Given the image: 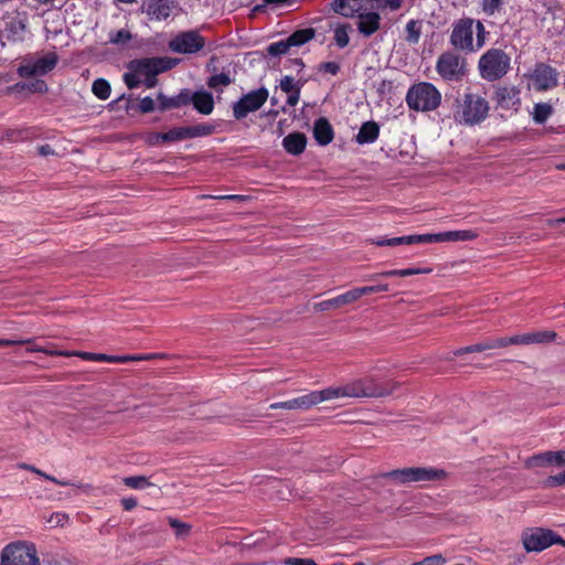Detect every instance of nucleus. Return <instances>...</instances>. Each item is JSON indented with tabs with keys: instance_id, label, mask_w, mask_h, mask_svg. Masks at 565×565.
<instances>
[{
	"instance_id": "f257e3e1",
	"label": "nucleus",
	"mask_w": 565,
	"mask_h": 565,
	"mask_svg": "<svg viewBox=\"0 0 565 565\" xmlns=\"http://www.w3.org/2000/svg\"><path fill=\"white\" fill-rule=\"evenodd\" d=\"M557 338V333L552 330H539L534 332L515 334L512 337L505 338H492L487 339L482 342L475 343L468 347L459 348L452 352L447 353L444 356L445 361H452L455 356H460L463 354L470 353H479L487 350L505 348L508 345H529V344H541V343H550L555 341Z\"/></svg>"
},
{
	"instance_id": "f03ea898",
	"label": "nucleus",
	"mask_w": 565,
	"mask_h": 565,
	"mask_svg": "<svg viewBox=\"0 0 565 565\" xmlns=\"http://www.w3.org/2000/svg\"><path fill=\"white\" fill-rule=\"evenodd\" d=\"M451 118L462 126L479 125L489 116V102L473 93H457L450 104Z\"/></svg>"
},
{
	"instance_id": "7ed1b4c3",
	"label": "nucleus",
	"mask_w": 565,
	"mask_h": 565,
	"mask_svg": "<svg viewBox=\"0 0 565 565\" xmlns=\"http://www.w3.org/2000/svg\"><path fill=\"white\" fill-rule=\"evenodd\" d=\"M398 386L397 383L381 384L373 379H361L353 383L329 387L332 398L338 397H384L391 395Z\"/></svg>"
},
{
	"instance_id": "20e7f679",
	"label": "nucleus",
	"mask_w": 565,
	"mask_h": 565,
	"mask_svg": "<svg viewBox=\"0 0 565 565\" xmlns=\"http://www.w3.org/2000/svg\"><path fill=\"white\" fill-rule=\"evenodd\" d=\"M409 109L415 111H431L439 107L441 94L436 86L428 82L413 84L406 94Z\"/></svg>"
},
{
	"instance_id": "39448f33",
	"label": "nucleus",
	"mask_w": 565,
	"mask_h": 565,
	"mask_svg": "<svg viewBox=\"0 0 565 565\" xmlns=\"http://www.w3.org/2000/svg\"><path fill=\"white\" fill-rule=\"evenodd\" d=\"M511 57L501 49H489L484 52L478 63L480 76L494 82L505 76L510 70Z\"/></svg>"
},
{
	"instance_id": "423d86ee",
	"label": "nucleus",
	"mask_w": 565,
	"mask_h": 565,
	"mask_svg": "<svg viewBox=\"0 0 565 565\" xmlns=\"http://www.w3.org/2000/svg\"><path fill=\"white\" fill-rule=\"evenodd\" d=\"M448 473L445 469L435 467H408L395 469L382 475L383 478H391L401 483L438 481L446 479Z\"/></svg>"
},
{
	"instance_id": "0eeeda50",
	"label": "nucleus",
	"mask_w": 565,
	"mask_h": 565,
	"mask_svg": "<svg viewBox=\"0 0 565 565\" xmlns=\"http://www.w3.org/2000/svg\"><path fill=\"white\" fill-rule=\"evenodd\" d=\"M522 543L526 552H542L552 545L565 546V540L555 531L545 527H531L522 533Z\"/></svg>"
},
{
	"instance_id": "6e6552de",
	"label": "nucleus",
	"mask_w": 565,
	"mask_h": 565,
	"mask_svg": "<svg viewBox=\"0 0 565 565\" xmlns=\"http://www.w3.org/2000/svg\"><path fill=\"white\" fill-rule=\"evenodd\" d=\"M179 61L169 56L134 58L127 63V68L138 75H159L175 67Z\"/></svg>"
},
{
	"instance_id": "1a4fd4ad",
	"label": "nucleus",
	"mask_w": 565,
	"mask_h": 565,
	"mask_svg": "<svg viewBox=\"0 0 565 565\" xmlns=\"http://www.w3.org/2000/svg\"><path fill=\"white\" fill-rule=\"evenodd\" d=\"M4 565H40L34 544L25 542H13L8 544L1 552Z\"/></svg>"
},
{
	"instance_id": "9d476101",
	"label": "nucleus",
	"mask_w": 565,
	"mask_h": 565,
	"mask_svg": "<svg viewBox=\"0 0 565 565\" xmlns=\"http://www.w3.org/2000/svg\"><path fill=\"white\" fill-rule=\"evenodd\" d=\"M436 71L445 81H460L467 72L466 60L454 51H446L439 55Z\"/></svg>"
},
{
	"instance_id": "9b49d317",
	"label": "nucleus",
	"mask_w": 565,
	"mask_h": 565,
	"mask_svg": "<svg viewBox=\"0 0 565 565\" xmlns=\"http://www.w3.org/2000/svg\"><path fill=\"white\" fill-rule=\"evenodd\" d=\"M268 96V89L264 86L248 92L233 104V117L236 120L246 118L249 113L260 109Z\"/></svg>"
},
{
	"instance_id": "f8f14e48",
	"label": "nucleus",
	"mask_w": 565,
	"mask_h": 565,
	"mask_svg": "<svg viewBox=\"0 0 565 565\" xmlns=\"http://www.w3.org/2000/svg\"><path fill=\"white\" fill-rule=\"evenodd\" d=\"M473 23L471 18H462L452 25L450 34V44L456 49L466 53L476 52L473 44Z\"/></svg>"
},
{
	"instance_id": "ddd939ff",
	"label": "nucleus",
	"mask_w": 565,
	"mask_h": 565,
	"mask_svg": "<svg viewBox=\"0 0 565 565\" xmlns=\"http://www.w3.org/2000/svg\"><path fill=\"white\" fill-rule=\"evenodd\" d=\"M332 392L330 388L321 391H312L309 394L286 401L270 404V409H309L310 407L323 402L332 399Z\"/></svg>"
},
{
	"instance_id": "4468645a",
	"label": "nucleus",
	"mask_w": 565,
	"mask_h": 565,
	"mask_svg": "<svg viewBox=\"0 0 565 565\" xmlns=\"http://www.w3.org/2000/svg\"><path fill=\"white\" fill-rule=\"evenodd\" d=\"M204 46L205 39L196 30L180 32L169 42V49L179 54H195Z\"/></svg>"
},
{
	"instance_id": "2eb2a0df",
	"label": "nucleus",
	"mask_w": 565,
	"mask_h": 565,
	"mask_svg": "<svg viewBox=\"0 0 565 565\" xmlns=\"http://www.w3.org/2000/svg\"><path fill=\"white\" fill-rule=\"evenodd\" d=\"M57 62L58 56L55 52L47 53L35 61L25 60V63L18 67V74L21 77L45 75L55 68Z\"/></svg>"
},
{
	"instance_id": "dca6fc26",
	"label": "nucleus",
	"mask_w": 565,
	"mask_h": 565,
	"mask_svg": "<svg viewBox=\"0 0 565 565\" xmlns=\"http://www.w3.org/2000/svg\"><path fill=\"white\" fill-rule=\"evenodd\" d=\"M215 126L211 124H198L193 126L173 127L164 132L166 143L183 141L198 137L211 136Z\"/></svg>"
},
{
	"instance_id": "f3484780",
	"label": "nucleus",
	"mask_w": 565,
	"mask_h": 565,
	"mask_svg": "<svg viewBox=\"0 0 565 565\" xmlns=\"http://www.w3.org/2000/svg\"><path fill=\"white\" fill-rule=\"evenodd\" d=\"M28 18L25 12H17L4 20L1 30V39H6L10 43L23 42L28 32Z\"/></svg>"
},
{
	"instance_id": "a211bd4d",
	"label": "nucleus",
	"mask_w": 565,
	"mask_h": 565,
	"mask_svg": "<svg viewBox=\"0 0 565 565\" xmlns=\"http://www.w3.org/2000/svg\"><path fill=\"white\" fill-rule=\"evenodd\" d=\"M530 78L537 92L550 90L558 85L557 70L544 62H539L534 65Z\"/></svg>"
},
{
	"instance_id": "6ab92c4d",
	"label": "nucleus",
	"mask_w": 565,
	"mask_h": 565,
	"mask_svg": "<svg viewBox=\"0 0 565 565\" xmlns=\"http://www.w3.org/2000/svg\"><path fill=\"white\" fill-rule=\"evenodd\" d=\"M521 90L516 86H497L492 100L497 108L518 111L521 106Z\"/></svg>"
},
{
	"instance_id": "aec40b11",
	"label": "nucleus",
	"mask_w": 565,
	"mask_h": 565,
	"mask_svg": "<svg viewBox=\"0 0 565 565\" xmlns=\"http://www.w3.org/2000/svg\"><path fill=\"white\" fill-rule=\"evenodd\" d=\"M380 10L371 9V11L362 10L359 8L355 18L359 19L356 26L358 31L364 36L370 38L381 28Z\"/></svg>"
},
{
	"instance_id": "412c9836",
	"label": "nucleus",
	"mask_w": 565,
	"mask_h": 565,
	"mask_svg": "<svg viewBox=\"0 0 565 565\" xmlns=\"http://www.w3.org/2000/svg\"><path fill=\"white\" fill-rule=\"evenodd\" d=\"M478 237V233L472 230L448 231L441 233L426 234V244L444 243V242H465L473 241Z\"/></svg>"
},
{
	"instance_id": "4be33fe9",
	"label": "nucleus",
	"mask_w": 565,
	"mask_h": 565,
	"mask_svg": "<svg viewBox=\"0 0 565 565\" xmlns=\"http://www.w3.org/2000/svg\"><path fill=\"white\" fill-rule=\"evenodd\" d=\"M175 7L177 0H148L147 4L142 6V11L157 20H166Z\"/></svg>"
},
{
	"instance_id": "5701e85b",
	"label": "nucleus",
	"mask_w": 565,
	"mask_h": 565,
	"mask_svg": "<svg viewBox=\"0 0 565 565\" xmlns=\"http://www.w3.org/2000/svg\"><path fill=\"white\" fill-rule=\"evenodd\" d=\"M312 132L319 146H328L334 138L333 127L326 117H319L315 120Z\"/></svg>"
},
{
	"instance_id": "b1692460",
	"label": "nucleus",
	"mask_w": 565,
	"mask_h": 565,
	"mask_svg": "<svg viewBox=\"0 0 565 565\" xmlns=\"http://www.w3.org/2000/svg\"><path fill=\"white\" fill-rule=\"evenodd\" d=\"M354 301H356V298H355V295L353 292V289L340 295V296H337L334 298H331V299H328V300H323L321 302H317L313 305V309L316 311H329V310H332V309H338L340 307H343V306H347V305H350V303H353Z\"/></svg>"
},
{
	"instance_id": "393cba45",
	"label": "nucleus",
	"mask_w": 565,
	"mask_h": 565,
	"mask_svg": "<svg viewBox=\"0 0 565 565\" xmlns=\"http://www.w3.org/2000/svg\"><path fill=\"white\" fill-rule=\"evenodd\" d=\"M372 244H374L376 246H397V245L426 244V234L398 236V237H393V238L377 237L375 239H372Z\"/></svg>"
},
{
	"instance_id": "a878e982",
	"label": "nucleus",
	"mask_w": 565,
	"mask_h": 565,
	"mask_svg": "<svg viewBox=\"0 0 565 565\" xmlns=\"http://www.w3.org/2000/svg\"><path fill=\"white\" fill-rule=\"evenodd\" d=\"M282 146L289 154L299 156L306 149L307 137L303 132H291L282 139Z\"/></svg>"
},
{
	"instance_id": "bb28decb",
	"label": "nucleus",
	"mask_w": 565,
	"mask_h": 565,
	"mask_svg": "<svg viewBox=\"0 0 565 565\" xmlns=\"http://www.w3.org/2000/svg\"><path fill=\"white\" fill-rule=\"evenodd\" d=\"M380 136V125L374 120H369L362 124L359 132L355 136V141L359 145L373 143Z\"/></svg>"
},
{
	"instance_id": "cd10ccee",
	"label": "nucleus",
	"mask_w": 565,
	"mask_h": 565,
	"mask_svg": "<svg viewBox=\"0 0 565 565\" xmlns=\"http://www.w3.org/2000/svg\"><path fill=\"white\" fill-rule=\"evenodd\" d=\"M192 104L194 109L202 115H210L214 109V99L211 92L196 90L193 93Z\"/></svg>"
},
{
	"instance_id": "c85d7f7f",
	"label": "nucleus",
	"mask_w": 565,
	"mask_h": 565,
	"mask_svg": "<svg viewBox=\"0 0 565 565\" xmlns=\"http://www.w3.org/2000/svg\"><path fill=\"white\" fill-rule=\"evenodd\" d=\"M433 271L431 267L427 268H404V269H392L385 270L370 276V280H377L381 277H407L412 275L419 274H430Z\"/></svg>"
},
{
	"instance_id": "c756f323",
	"label": "nucleus",
	"mask_w": 565,
	"mask_h": 565,
	"mask_svg": "<svg viewBox=\"0 0 565 565\" xmlns=\"http://www.w3.org/2000/svg\"><path fill=\"white\" fill-rule=\"evenodd\" d=\"M316 36V30L313 28H306V29H300V30H296L295 32H292L289 36H288V41L292 46H301L306 43H308L309 41H311L312 39H315Z\"/></svg>"
},
{
	"instance_id": "7c9ffc66",
	"label": "nucleus",
	"mask_w": 565,
	"mask_h": 565,
	"mask_svg": "<svg viewBox=\"0 0 565 565\" xmlns=\"http://www.w3.org/2000/svg\"><path fill=\"white\" fill-rule=\"evenodd\" d=\"M554 113V108L548 103H536L531 113L532 119L537 125H543Z\"/></svg>"
},
{
	"instance_id": "2f4dec72",
	"label": "nucleus",
	"mask_w": 565,
	"mask_h": 565,
	"mask_svg": "<svg viewBox=\"0 0 565 565\" xmlns=\"http://www.w3.org/2000/svg\"><path fill=\"white\" fill-rule=\"evenodd\" d=\"M423 21L422 20H409L406 23L405 31L406 36L405 40L409 44H417L419 42L422 35Z\"/></svg>"
},
{
	"instance_id": "473e14b6",
	"label": "nucleus",
	"mask_w": 565,
	"mask_h": 565,
	"mask_svg": "<svg viewBox=\"0 0 565 565\" xmlns=\"http://www.w3.org/2000/svg\"><path fill=\"white\" fill-rule=\"evenodd\" d=\"M548 466H552L551 450L533 455L524 461V467L526 469Z\"/></svg>"
},
{
	"instance_id": "72a5a7b5",
	"label": "nucleus",
	"mask_w": 565,
	"mask_h": 565,
	"mask_svg": "<svg viewBox=\"0 0 565 565\" xmlns=\"http://www.w3.org/2000/svg\"><path fill=\"white\" fill-rule=\"evenodd\" d=\"M92 92L97 98L106 100L110 96L111 86L107 79L97 78L93 82Z\"/></svg>"
},
{
	"instance_id": "f704fd0d",
	"label": "nucleus",
	"mask_w": 565,
	"mask_h": 565,
	"mask_svg": "<svg viewBox=\"0 0 565 565\" xmlns=\"http://www.w3.org/2000/svg\"><path fill=\"white\" fill-rule=\"evenodd\" d=\"M332 9L335 13L345 18H355L359 8H353L348 4V0H332Z\"/></svg>"
},
{
	"instance_id": "c9c22d12",
	"label": "nucleus",
	"mask_w": 565,
	"mask_h": 565,
	"mask_svg": "<svg viewBox=\"0 0 565 565\" xmlns=\"http://www.w3.org/2000/svg\"><path fill=\"white\" fill-rule=\"evenodd\" d=\"M169 525L174 530L177 537H186L190 535L192 525L185 522H182L175 518H168Z\"/></svg>"
},
{
	"instance_id": "e433bc0d",
	"label": "nucleus",
	"mask_w": 565,
	"mask_h": 565,
	"mask_svg": "<svg viewBox=\"0 0 565 565\" xmlns=\"http://www.w3.org/2000/svg\"><path fill=\"white\" fill-rule=\"evenodd\" d=\"M307 79H298L297 82L294 81V77L286 75L280 79V89L284 93H294L297 92L298 88H302V86L306 84Z\"/></svg>"
},
{
	"instance_id": "4c0bfd02",
	"label": "nucleus",
	"mask_w": 565,
	"mask_h": 565,
	"mask_svg": "<svg viewBox=\"0 0 565 565\" xmlns=\"http://www.w3.org/2000/svg\"><path fill=\"white\" fill-rule=\"evenodd\" d=\"M349 30H351V25L348 23L340 24L334 30V41L340 49L345 47L350 42Z\"/></svg>"
},
{
	"instance_id": "58836bf2",
	"label": "nucleus",
	"mask_w": 565,
	"mask_h": 565,
	"mask_svg": "<svg viewBox=\"0 0 565 565\" xmlns=\"http://www.w3.org/2000/svg\"><path fill=\"white\" fill-rule=\"evenodd\" d=\"M232 78L227 73H220L210 76L206 81L209 88L217 89L218 86L226 87L232 84Z\"/></svg>"
},
{
	"instance_id": "ea45409f",
	"label": "nucleus",
	"mask_w": 565,
	"mask_h": 565,
	"mask_svg": "<svg viewBox=\"0 0 565 565\" xmlns=\"http://www.w3.org/2000/svg\"><path fill=\"white\" fill-rule=\"evenodd\" d=\"M122 482L125 486L132 488V489H146L152 483L149 481V479L145 476H130L125 477L122 479Z\"/></svg>"
},
{
	"instance_id": "a19ab883",
	"label": "nucleus",
	"mask_w": 565,
	"mask_h": 565,
	"mask_svg": "<svg viewBox=\"0 0 565 565\" xmlns=\"http://www.w3.org/2000/svg\"><path fill=\"white\" fill-rule=\"evenodd\" d=\"M290 47H291V45L287 38L285 40L269 44L267 46L266 51H267V54L270 56H278V55L286 54Z\"/></svg>"
},
{
	"instance_id": "79ce46f5",
	"label": "nucleus",
	"mask_w": 565,
	"mask_h": 565,
	"mask_svg": "<svg viewBox=\"0 0 565 565\" xmlns=\"http://www.w3.org/2000/svg\"><path fill=\"white\" fill-rule=\"evenodd\" d=\"M20 467H21L22 469H24V470H28V471H31V472H33V473H36V475H39V476L43 477L44 479L50 480V481H52V482H54V483H56V484H58V486H63V487H65V486H74V484H73V483H71L70 481L58 480V479H56L55 477L50 476V475H47V473H45V472L41 471L40 469H38L36 467H34V466H32V465H29V463H22V465H20Z\"/></svg>"
},
{
	"instance_id": "37998d69",
	"label": "nucleus",
	"mask_w": 565,
	"mask_h": 565,
	"mask_svg": "<svg viewBox=\"0 0 565 565\" xmlns=\"http://www.w3.org/2000/svg\"><path fill=\"white\" fill-rule=\"evenodd\" d=\"M403 2L404 0H372V9L397 11Z\"/></svg>"
},
{
	"instance_id": "c03bdc74",
	"label": "nucleus",
	"mask_w": 565,
	"mask_h": 565,
	"mask_svg": "<svg viewBox=\"0 0 565 565\" xmlns=\"http://www.w3.org/2000/svg\"><path fill=\"white\" fill-rule=\"evenodd\" d=\"M132 39V34L129 30L120 29L109 34V42L116 45H122L128 43Z\"/></svg>"
},
{
	"instance_id": "a18cd8bd",
	"label": "nucleus",
	"mask_w": 565,
	"mask_h": 565,
	"mask_svg": "<svg viewBox=\"0 0 565 565\" xmlns=\"http://www.w3.org/2000/svg\"><path fill=\"white\" fill-rule=\"evenodd\" d=\"M71 355H76L82 358L86 361H97V362H109L110 355L104 354V353H92V352H84V351H77V352H68Z\"/></svg>"
},
{
	"instance_id": "49530a36",
	"label": "nucleus",
	"mask_w": 565,
	"mask_h": 565,
	"mask_svg": "<svg viewBox=\"0 0 565 565\" xmlns=\"http://www.w3.org/2000/svg\"><path fill=\"white\" fill-rule=\"evenodd\" d=\"M158 100V109L160 111H166L169 109L178 108L174 96L168 97L163 93H159L157 95Z\"/></svg>"
},
{
	"instance_id": "de8ad7c7",
	"label": "nucleus",
	"mask_w": 565,
	"mask_h": 565,
	"mask_svg": "<svg viewBox=\"0 0 565 565\" xmlns=\"http://www.w3.org/2000/svg\"><path fill=\"white\" fill-rule=\"evenodd\" d=\"M178 108L192 103L193 93L189 88H183L174 96Z\"/></svg>"
},
{
	"instance_id": "09e8293b",
	"label": "nucleus",
	"mask_w": 565,
	"mask_h": 565,
	"mask_svg": "<svg viewBox=\"0 0 565 565\" xmlns=\"http://www.w3.org/2000/svg\"><path fill=\"white\" fill-rule=\"evenodd\" d=\"M503 0H482V10L488 15L494 14L501 9Z\"/></svg>"
},
{
	"instance_id": "8fccbe9b",
	"label": "nucleus",
	"mask_w": 565,
	"mask_h": 565,
	"mask_svg": "<svg viewBox=\"0 0 565 565\" xmlns=\"http://www.w3.org/2000/svg\"><path fill=\"white\" fill-rule=\"evenodd\" d=\"M563 484H565V470L557 475L550 476L544 480L545 488H555Z\"/></svg>"
},
{
	"instance_id": "3c124183",
	"label": "nucleus",
	"mask_w": 565,
	"mask_h": 565,
	"mask_svg": "<svg viewBox=\"0 0 565 565\" xmlns=\"http://www.w3.org/2000/svg\"><path fill=\"white\" fill-rule=\"evenodd\" d=\"M26 89L31 93L44 94L49 90V87L45 81L36 78L26 83Z\"/></svg>"
},
{
	"instance_id": "603ef678",
	"label": "nucleus",
	"mask_w": 565,
	"mask_h": 565,
	"mask_svg": "<svg viewBox=\"0 0 565 565\" xmlns=\"http://www.w3.org/2000/svg\"><path fill=\"white\" fill-rule=\"evenodd\" d=\"M341 70V66L338 62H322L318 65V72L320 73H329L331 75H337Z\"/></svg>"
},
{
	"instance_id": "864d4df0",
	"label": "nucleus",
	"mask_w": 565,
	"mask_h": 565,
	"mask_svg": "<svg viewBox=\"0 0 565 565\" xmlns=\"http://www.w3.org/2000/svg\"><path fill=\"white\" fill-rule=\"evenodd\" d=\"M476 31H477V41H476V46L475 49L480 50L484 43H486V35H487V31H486V28L483 25V23L478 20L476 22Z\"/></svg>"
},
{
	"instance_id": "5fc2aeb1",
	"label": "nucleus",
	"mask_w": 565,
	"mask_h": 565,
	"mask_svg": "<svg viewBox=\"0 0 565 565\" xmlns=\"http://www.w3.org/2000/svg\"><path fill=\"white\" fill-rule=\"evenodd\" d=\"M139 75L137 73H134L131 71L124 74V83L129 89H134L140 86L141 81L138 77Z\"/></svg>"
},
{
	"instance_id": "6e6d98bb",
	"label": "nucleus",
	"mask_w": 565,
	"mask_h": 565,
	"mask_svg": "<svg viewBox=\"0 0 565 565\" xmlns=\"http://www.w3.org/2000/svg\"><path fill=\"white\" fill-rule=\"evenodd\" d=\"M151 355H110L109 362L124 363L129 361L149 360Z\"/></svg>"
},
{
	"instance_id": "4d7b16f0",
	"label": "nucleus",
	"mask_w": 565,
	"mask_h": 565,
	"mask_svg": "<svg viewBox=\"0 0 565 565\" xmlns=\"http://www.w3.org/2000/svg\"><path fill=\"white\" fill-rule=\"evenodd\" d=\"M146 143L150 147L166 143L164 132H149L145 139Z\"/></svg>"
},
{
	"instance_id": "13d9d810",
	"label": "nucleus",
	"mask_w": 565,
	"mask_h": 565,
	"mask_svg": "<svg viewBox=\"0 0 565 565\" xmlns=\"http://www.w3.org/2000/svg\"><path fill=\"white\" fill-rule=\"evenodd\" d=\"M138 109L141 114H149L156 109L154 102L150 96H146L140 99Z\"/></svg>"
},
{
	"instance_id": "bf43d9fd",
	"label": "nucleus",
	"mask_w": 565,
	"mask_h": 565,
	"mask_svg": "<svg viewBox=\"0 0 565 565\" xmlns=\"http://www.w3.org/2000/svg\"><path fill=\"white\" fill-rule=\"evenodd\" d=\"M284 565H318L313 558L287 557L282 561Z\"/></svg>"
},
{
	"instance_id": "052dcab7",
	"label": "nucleus",
	"mask_w": 565,
	"mask_h": 565,
	"mask_svg": "<svg viewBox=\"0 0 565 565\" xmlns=\"http://www.w3.org/2000/svg\"><path fill=\"white\" fill-rule=\"evenodd\" d=\"M353 292H354L355 298L358 300L362 296L370 295V294H375V292H379V291H377L376 285H373V286H363V287L353 288Z\"/></svg>"
},
{
	"instance_id": "680f3d73",
	"label": "nucleus",
	"mask_w": 565,
	"mask_h": 565,
	"mask_svg": "<svg viewBox=\"0 0 565 565\" xmlns=\"http://www.w3.org/2000/svg\"><path fill=\"white\" fill-rule=\"evenodd\" d=\"M32 339H0V347H12L18 344H29Z\"/></svg>"
},
{
	"instance_id": "e2e57ef3",
	"label": "nucleus",
	"mask_w": 565,
	"mask_h": 565,
	"mask_svg": "<svg viewBox=\"0 0 565 565\" xmlns=\"http://www.w3.org/2000/svg\"><path fill=\"white\" fill-rule=\"evenodd\" d=\"M28 351L29 352H44L45 354L51 355V356H58V355L70 356L68 352H64V351H50V350H45V349H42V348L36 347V345H33L32 348H29Z\"/></svg>"
},
{
	"instance_id": "0e129e2a",
	"label": "nucleus",
	"mask_w": 565,
	"mask_h": 565,
	"mask_svg": "<svg viewBox=\"0 0 565 565\" xmlns=\"http://www.w3.org/2000/svg\"><path fill=\"white\" fill-rule=\"evenodd\" d=\"M552 466L562 467L565 465L563 450L551 451Z\"/></svg>"
},
{
	"instance_id": "69168bd1",
	"label": "nucleus",
	"mask_w": 565,
	"mask_h": 565,
	"mask_svg": "<svg viewBox=\"0 0 565 565\" xmlns=\"http://www.w3.org/2000/svg\"><path fill=\"white\" fill-rule=\"evenodd\" d=\"M440 561H443L441 555H434L424 558L420 563H414L413 565H438Z\"/></svg>"
},
{
	"instance_id": "338daca9",
	"label": "nucleus",
	"mask_w": 565,
	"mask_h": 565,
	"mask_svg": "<svg viewBox=\"0 0 565 565\" xmlns=\"http://www.w3.org/2000/svg\"><path fill=\"white\" fill-rule=\"evenodd\" d=\"M137 504H138L137 499H135L132 497L121 499V505H122L124 510H126V511L132 510L134 508L137 507Z\"/></svg>"
},
{
	"instance_id": "774afa93",
	"label": "nucleus",
	"mask_w": 565,
	"mask_h": 565,
	"mask_svg": "<svg viewBox=\"0 0 565 565\" xmlns=\"http://www.w3.org/2000/svg\"><path fill=\"white\" fill-rule=\"evenodd\" d=\"M38 153L42 157H47L54 154L55 152L49 143H45L38 147Z\"/></svg>"
}]
</instances>
